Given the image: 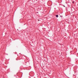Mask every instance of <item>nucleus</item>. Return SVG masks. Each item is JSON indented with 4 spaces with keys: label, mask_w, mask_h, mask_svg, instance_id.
<instances>
[{
    "label": "nucleus",
    "mask_w": 78,
    "mask_h": 78,
    "mask_svg": "<svg viewBox=\"0 0 78 78\" xmlns=\"http://www.w3.org/2000/svg\"><path fill=\"white\" fill-rule=\"evenodd\" d=\"M56 17H58V15H56Z\"/></svg>",
    "instance_id": "nucleus-1"
},
{
    "label": "nucleus",
    "mask_w": 78,
    "mask_h": 78,
    "mask_svg": "<svg viewBox=\"0 0 78 78\" xmlns=\"http://www.w3.org/2000/svg\"><path fill=\"white\" fill-rule=\"evenodd\" d=\"M73 3H74V2H73Z\"/></svg>",
    "instance_id": "nucleus-2"
},
{
    "label": "nucleus",
    "mask_w": 78,
    "mask_h": 78,
    "mask_svg": "<svg viewBox=\"0 0 78 78\" xmlns=\"http://www.w3.org/2000/svg\"><path fill=\"white\" fill-rule=\"evenodd\" d=\"M60 17H61V16H60Z\"/></svg>",
    "instance_id": "nucleus-3"
}]
</instances>
